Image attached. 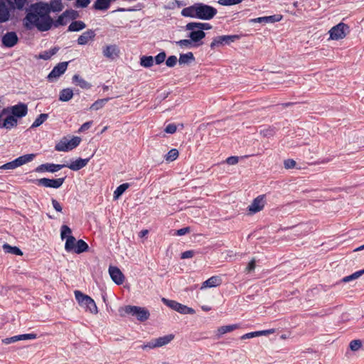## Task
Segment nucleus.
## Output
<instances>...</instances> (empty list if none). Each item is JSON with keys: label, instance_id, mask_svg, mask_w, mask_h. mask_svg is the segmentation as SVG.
Masks as SVG:
<instances>
[{"label": "nucleus", "instance_id": "f257e3e1", "mask_svg": "<svg viewBox=\"0 0 364 364\" xmlns=\"http://www.w3.org/2000/svg\"><path fill=\"white\" fill-rule=\"evenodd\" d=\"M25 19L30 21L40 31H47L53 26V20L50 16L42 17L37 16V14H27Z\"/></svg>", "mask_w": 364, "mask_h": 364}, {"label": "nucleus", "instance_id": "f03ea898", "mask_svg": "<svg viewBox=\"0 0 364 364\" xmlns=\"http://www.w3.org/2000/svg\"><path fill=\"white\" fill-rule=\"evenodd\" d=\"M75 299L79 305L92 314H97L98 310L95 301L89 296L83 294L80 291H75Z\"/></svg>", "mask_w": 364, "mask_h": 364}, {"label": "nucleus", "instance_id": "7ed1b4c3", "mask_svg": "<svg viewBox=\"0 0 364 364\" xmlns=\"http://www.w3.org/2000/svg\"><path fill=\"white\" fill-rule=\"evenodd\" d=\"M123 311L126 314L135 316L141 322L147 321L150 316L149 311L145 307L127 305L124 307Z\"/></svg>", "mask_w": 364, "mask_h": 364}, {"label": "nucleus", "instance_id": "20e7f679", "mask_svg": "<svg viewBox=\"0 0 364 364\" xmlns=\"http://www.w3.org/2000/svg\"><path fill=\"white\" fill-rule=\"evenodd\" d=\"M66 176L58 178H42L37 179H27L28 182L35 183L39 186L58 189L64 183Z\"/></svg>", "mask_w": 364, "mask_h": 364}, {"label": "nucleus", "instance_id": "39448f33", "mask_svg": "<svg viewBox=\"0 0 364 364\" xmlns=\"http://www.w3.org/2000/svg\"><path fill=\"white\" fill-rule=\"evenodd\" d=\"M196 18L208 21L213 18L218 13L217 9L210 5L203 3H196Z\"/></svg>", "mask_w": 364, "mask_h": 364}, {"label": "nucleus", "instance_id": "423d86ee", "mask_svg": "<svg viewBox=\"0 0 364 364\" xmlns=\"http://www.w3.org/2000/svg\"><path fill=\"white\" fill-rule=\"evenodd\" d=\"M28 113L27 105L19 102L16 105L4 108L1 114H12L17 119L25 117Z\"/></svg>", "mask_w": 364, "mask_h": 364}, {"label": "nucleus", "instance_id": "0eeeda50", "mask_svg": "<svg viewBox=\"0 0 364 364\" xmlns=\"http://www.w3.org/2000/svg\"><path fill=\"white\" fill-rule=\"evenodd\" d=\"M240 38V36L239 35L218 36L213 38L210 47L212 50H215L218 47L230 45L231 43H233Z\"/></svg>", "mask_w": 364, "mask_h": 364}, {"label": "nucleus", "instance_id": "6e6552de", "mask_svg": "<svg viewBox=\"0 0 364 364\" xmlns=\"http://www.w3.org/2000/svg\"><path fill=\"white\" fill-rule=\"evenodd\" d=\"M350 31L349 26L344 23H339L332 27L328 31L330 38L332 40H340L344 38Z\"/></svg>", "mask_w": 364, "mask_h": 364}, {"label": "nucleus", "instance_id": "1a4fd4ad", "mask_svg": "<svg viewBox=\"0 0 364 364\" xmlns=\"http://www.w3.org/2000/svg\"><path fill=\"white\" fill-rule=\"evenodd\" d=\"M162 302L171 308L173 310L178 311L182 314H194L195 310L192 308H190L186 305L180 304L174 300H170L166 298L161 299Z\"/></svg>", "mask_w": 364, "mask_h": 364}, {"label": "nucleus", "instance_id": "9d476101", "mask_svg": "<svg viewBox=\"0 0 364 364\" xmlns=\"http://www.w3.org/2000/svg\"><path fill=\"white\" fill-rule=\"evenodd\" d=\"M68 62H61L58 63L48 75L47 79L49 82H54L60 75L65 73L67 70Z\"/></svg>", "mask_w": 364, "mask_h": 364}, {"label": "nucleus", "instance_id": "9b49d317", "mask_svg": "<svg viewBox=\"0 0 364 364\" xmlns=\"http://www.w3.org/2000/svg\"><path fill=\"white\" fill-rule=\"evenodd\" d=\"M18 119L12 114H1L0 112V128L11 129L16 127Z\"/></svg>", "mask_w": 364, "mask_h": 364}, {"label": "nucleus", "instance_id": "f8f14e48", "mask_svg": "<svg viewBox=\"0 0 364 364\" xmlns=\"http://www.w3.org/2000/svg\"><path fill=\"white\" fill-rule=\"evenodd\" d=\"M33 12L28 13V14H37V16L42 17L44 16H49L50 11V4L42 1L37 2L31 5Z\"/></svg>", "mask_w": 364, "mask_h": 364}, {"label": "nucleus", "instance_id": "ddd939ff", "mask_svg": "<svg viewBox=\"0 0 364 364\" xmlns=\"http://www.w3.org/2000/svg\"><path fill=\"white\" fill-rule=\"evenodd\" d=\"M186 31H190V33L187 35L189 38H191L196 46L198 47L203 44L202 41L206 36L205 31H201L200 28H188L187 24L185 26Z\"/></svg>", "mask_w": 364, "mask_h": 364}, {"label": "nucleus", "instance_id": "4468645a", "mask_svg": "<svg viewBox=\"0 0 364 364\" xmlns=\"http://www.w3.org/2000/svg\"><path fill=\"white\" fill-rule=\"evenodd\" d=\"M266 203V195L262 194L256 197L251 205L248 206V210L250 213H256L261 211Z\"/></svg>", "mask_w": 364, "mask_h": 364}, {"label": "nucleus", "instance_id": "2eb2a0df", "mask_svg": "<svg viewBox=\"0 0 364 364\" xmlns=\"http://www.w3.org/2000/svg\"><path fill=\"white\" fill-rule=\"evenodd\" d=\"M18 42V37L15 31H9L1 38L2 46L4 48H13Z\"/></svg>", "mask_w": 364, "mask_h": 364}, {"label": "nucleus", "instance_id": "dca6fc26", "mask_svg": "<svg viewBox=\"0 0 364 364\" xmlns=\"http://www.w3.org/2000/svg\"><path fill=\"white\" fill-rule=\"evenodd\" d=\"M65 167V164H55L51 163H46L39 165L35 168V171L37 173H43L45 171L50 173H55L63 168Z\"/></svg>", "mask_w": 364, "mask_h": 364}, {"label": "nucleus", "instance_id": "f3484780", "mask_svg": "<svg viewBox=\"0 0 364 364\" xmlns=\"http://www.w3.org/2000/svg\"><path fill=\"white\" fill-rule=\"evenodd\" d=\"M109 273L111 279L116 284L120 285L124 283V275L117 267L110 266L109 267Z\"/></svg>", "mask_w": 364, "mask_h": 364}, {"label": "nucleus", "instance_id": "a211bd4d", "mask_svg": "<svg viewBox=\"0 0 364 364\" xmlns=\"http://www.w3.org/2000/svg\"><path fill=\"white\" fill-rule=\"evenodd\" d=\"M93 154L87 159L78 158L75 161H72L70 164H65V167L69 168L72 171H77L87 166Z\"/></svg>", "mask_w": 364, "mask_h": 364}, {"label": "nucleus", "instance_id": "6ab92c4d", "mask_svg": "<svg viewBox=\"0 0 364 364\" xmlns=\"http://www.w3.org/2000/svg\"><path fill=\"white\" fill-rule=\"evenodd\" d=\"M282 18V16L281 14H274L269 16H262L256 18H252L249 21L250 23H276L280 21Z\"/></svg>", "mask_w": 364, "mask_h": 364}, {"label": "nucleus", "instance_id": "aec40b11", "mask_svg": "<svg viewBox=\"0 0 364 364\" xmlns=\"http://www.w3.org/2000/svg\"><path fill=\"white\" fill-rule=\"evenodd\" d=\"M7 0H0V23L7 22L10 19V7Z\"/></svg>", "mask_w": 364, "mask_h": 364}, {"label": "nucleus", "instance_id": "412c9836", "mask_svg": "<svg viewBox=\"0 0 364 364\" xmlns=\"http://www.w3.org/2000/svg\"><path fill=\"white\" fill-rule=\"evenodd\" d=\"M102 53L106 58L113 60L118 57L119 50L117 45H109L103 47Z\"/></svg>", "mask_w": 364, "mask_h": 364}, {"label": "nucleus", "instance_id": "4be33fe9", "mask_svg": "<svg viewBox=\"0 0 364 364\" xmlns=\"http://www.w3.org/2000/svg\"><path fill=\"white\" fill-rule=\"evenodd\" d=\"M95 35L94 30L88 29L78 37L77 42L80 46L86 45L90 41L94 40Z\"/></svg>", "mask_w": 364, "mask_h": 364}, {"label": "nucleus", "instance_id": "5701e85b", "mask_svg": "<svg viewBox=\"0 0 364 364\" xmlns=\"http://www.w3.org/2000/svg\"><path fill=\"white\" fill-rule=\"evenodd\" d=\"M222 284V279L219 276H212L205 281L201 286V289L204 288H212L220 286Z\"/></svg>", "mask_w": 364, "mask_h": 364}, {"label": "nucleus", "instance_id": "b1692460", "mask_svg": "<svg viewBox=\"0 0 364 364\" xmlns=\"http://www.w3.org/2000/svg\"><path fill=\"white\" fill-rule=\"evenodd\" d=\"M28 0H7L11 10L23 11Z\"/></svg>", "mask_w": 364, "mask_h": 364}, {"label": "nucleus", "instance_id": "393cba45", "mask_svg": "<svg viewBox=\"0 0 364 364\" xmlns=\"http://www.w3.org/2000/svg\"><path fill=\"white\" fill-rule=\"evenodd\" d=\"M72 80L73 83H75L82 89L89 90L92 87V85L90 82L85 80L82 77H80L77 74H75L73 76Z\"/></svg>", "mask_w": 364, "mask_h": 364}, {"label": "nucleus", "instance_id": "a878e982", "mask_svg": "<svg viewBox=\"0 0 364 364\" xmlns=\"http://www.w3.org/2000/svg\"><path fill=\"white\" fill-rule=\"evenodd\" d=\"M197 14V5L196 3L193 4L192 6L186 7L182 9L181 15L184 17H190L196 18Z\"/></svg>", "mask_w": 364, "mask_h": 364}, {"label": "nucleus", "instance_id": "bb28decb", "mask_svg": "<svg viewBox=\"0 0 364 364\" xmlns=\"http://www.w3.org/2000/svg\"><path fill=\"white\" fill-rule=\"evenodd\" d=\"M195 57L192 52H188L186 53L180 54L178 63L180 65L190 64L195 61Z\"/></svg>", "mask_w": 364, "mask_h": 364}, {"label": "nucleus", "instance_id": "cd10ccee", "mask_svg": "<svg viewBox=\"0 0 364 364\" xmlns=\"http://www.w3.org/2000/svg\"><path fill=\"white\" fill-rule=\"evenodd\" d=\"M86 27V24L82 21H73L68 28V32H78Z\"/></svg>", "mask_w": 364, "mask_h": 364}, {"label": "nucleus", "instance_id": "c85d7f7f", "mask_svg": "<svg viewBox=\"0 0 364 364\" xmlns=\"http://www.w3.org/2000/svg\"><path fill=\"white\" fill-rule=\"evenodd\" d=\"M4 251L6 253H10L14 255L22 256L23 252L16 246H11L8 243H5L2 246Z\"/></svg>", "mask_w": 364, "mask_h": 364}, {"label": "nucleus", "instance_id": "c756f323", "mask_svg": "<svg viewBox=\"0 0 364 364\" xmlns=\"http://www.w3.org/2000/svg\"><path fill=\"white\" fill-rule=\"evenodd\" d=\"M238 328H239L238 324H231V325L220 326L218 328L217 336L219 338L221 336H223V334L231 332Z\"/></svg>", "mask_w": 364, "mask_h": 364}, {"label": "nucleus", "instance_id": "7c9ffc66", "mask_svg": "<svg viewBox=\"0 0 364 364\" xmlns=\"http://www.w3.org/2000/svg\"><path fill=\"white\" fill-rule=\"evenodd\" d=\"M187 28H200L201 31L210 30L212 28V26L208 23L201 22H190L187 23Z\"/></svg>", "mask_w": 364, "mask_h": 364}, {"label": "nucleus", "instance_id": "2f4dec72", "mask_svg": "<svg viewBox=\"0 0 364 364\" xmlns=\"http://www.w3.org/2000/svg\"><path fill=\"white\" fill-rule=\"evenodd\" d=\"M73 97V92L70 88L63 89L59 94V100L61 102H68Z\"/></svg>", "mask_w": 364, "mask_h": 364}, {"label": "nucleus", "instance_id": "473e14b6", "mask_svg": "<svg viewBox=\"0 0 364 364\" xmlns=\"http://www.w3.org/2000/svg\"><path fill=\"white\" fill-rule=\"evenodd\" d=\"M89 246L83 240H78L76 242V246L75 247V250L73 252L76 254H81L85 252L88 250Z\"/></svg>", "mask_w": 364, "mask_h": 364}, {"label": "nucleus", "instance_id": "72a5a7b5", "mask_svg": "<svg viewBox=\"0 0 364 364\" xmlns=\"http://www.w3.org/2000/svg\"><path fill=\"white\" fill-rule=\"evenodd\" d=\"M55 149L58 151H68L71 150L68 140L65 137L55 144Z\"/></svg>", "mask_w": 364, "mask_h": 364}, {"label": "nucleus", "instance_id": "f704fd0d", "mask_svg": "<svg viewBox=\"0 0 364 364\" xmlns=\"http://www.w3.org/2000/svg\"><path fill=\"white\" fill-rule=\"evenodd\" d=\"M175 43L180 46L181 48H198L196 43L190 39H183L178 41H175Z\"/></svg>", "mask_w": 364, "mask_h": 364}, {"label": "nucleus", "instance_id": "c9c22d12", "mask_svg": "<svg viewBox=\"0 0 364 364\" xmlns=\"http://www.w3.org/2000/svg\"><path fill=\"white\" fill-rule=\"evenodd\" d=\"M77 240H76L75 237L74 236H70L68 237L65 241V250L67 252H73V250H75V247L76 246V242Z\"/></svg>", "mask_w": 364, "mask_h": 364}, {"label": "nucleus", "instance_id": "e433bc0d", "mask_svg": "<svg viewBox=\"0 0 364 364\" xmlns=\"http://www.w3.org/2000/svg\"><path fill=\"white\" fill-rule=\"evenodd\" d=\"M58 50V47H53L48 50H45L40 53L38 58L45 60H49L53 55L56 54Z\"/></svg>", "mask_w": 364, "mask_h": 364}, {"label": "nucleus", "instance_id": "4c0bfd02", "mask_svg": "<svg viewBox=\"0 0 364 364\" xmlns=\"http://www.w3.org/2000/svg\"><path fill=\"white\" fill-rule=\"evenodd\" d=\"M108 0H96L93 9L99 11H106L109 8Z\"/></svg>", "mask_w": 364, "mask_h": 364}, {"label": "nucleus", "instance_id": "58836bf2", "mask_svg": "<svg viewBox=\"0 0 364 364\" xmlns=\"http://www.w3.org/2000/svg\"><path fill=\"white\" fill-rule=\"evenodd\" d=\"M112 97H106L96 100L90 107L92 110H98L102 108L105 104L109 102Z\"/></svg>", "mask_w": 364, "mask_h": 364}, {"label": "nucleus", "instance_id": "ea45409f", "mask_svg": "<svg viewBox=\"0 0 364 364\" xmlns=\"http://www.w3.org/2000/svg\"><path fill=\"white\" fill-rule=\"evenodd\" d=\"M173 338L174 336L173 334H168L155 339L156 341L158 347H161L170 343L173 339Z\"/></svg>", "mask_w": 364, "mask_h": 364}, {"label": "nucleus", "instance_id": "a19ab883", "mask_svg": "<svg viewBox=\"0 0 364 364\" xmlns=\"http://www.w3.org/2000/svg\"><path fill=\"white\" fill-rule=\"evenodd\" d=\"M140 65L144 68H150L154 65V57L151 55H143L140 58Z\"/></svg>", "mask_w": 364, "mask_h": 364}, {"label": "nucleus", "instance_id": "79ce46f5", "mask_svg": "<svg viewBox=\"0 0 364 364\" xmlns=\"http://www.w3.org/2000/svg\"><path fill=\"white\" fill-rule=\"evenodd\" d=\"M129 184L127 183L119 185L114 191V199H118L125 192V191L129 188Z\"/></svg>", "mask_w": 364, "mask_h": 364}, {"label": "nucleus", "instance_id": "37998d69", "mask_svg": "<svg viewBox=\"0 0 364 364\" xmlns=\"http://www.w3.org/2000/svg\"><path fill=\"white\" fill-rule=\"evenodd\" d=\"M48 118V114L43 113L38 116L31 126V129L36 128L41 126Z\"/></svg>", "mask_w": 364, "mask_h": 364}, {"label": "nucleus", "instance_id": "c03bdc74", "mask_svg": "<svg viewBox=\"0 0 364 364\" xmlns=\"http://www.w3.org/2000/svg\"><path fill=\"white\" fill-rule=\"evenodd\" d=\"M49 4L50 11L53 12H59L63 9V5L61 0H53Z\"/></svg>", "mask_w": 364, "mask_h": 364}, {"label": "nucleus", "instance_id": "a18cd8bd", "mask_svg": "<svg viewBox=\"0 0 364 364\" xmlns=\"http://www.w3.org/2000/svg\"><path fill=\"white\" fill-rule=\"evenodd\" d=\"M72 230L66 225H63L60 228L61 240L67 239L68 237L72 236Z\"/></svg>", "mask_w": 364, "mask_h": 364}, {"label": "nucleus", "instance_id": "49530a36", "mask_svg": "<svg viewBox=\"0 0 364 364\" xmlns=\"http://www.w3.org/2000/svg\"><path fill=\"white\" fill-rule=\"evenodd\" d=\"M363 274H364V269H361V270L357 271V272H354L353 274H350L349 276L343 277L342 279L341 282H350L351 280H353V279H355L358 278L359 277H360Z\"/></svg>", "mask_w": 364, "mask_h": 364}, {"label": "nucleus", "instance_id": "de8ad7c7", "mask_svg": "<svg viewBox=\"0 0 364 364\" xmlns=\"http://www.w3.org/2000/svg\"><path fill=\"white\" fill-rule=\"evenodd\" d=\"M178 151L176 149H172L165 155V159L167 161H173L178 158Z\"/></svg>", "mask_w": 364, "mask_h": 364}, {"label": "nucleus", "instance_id": "09e8293b", "mask_svg": "<svg viewBox=\"0 0 364 364\" xmlns=\"http://www.w3.org/2000/svg\"><path fill=\"white\" fill-rule=\"evenodd\" d=\"M66 16H63V13L60 15L55 21H53V26L55 28L59 27L60 26H65L67 24L68 21L66 20Z\"/></svg>", "mask_w": 364, "mask_h": 364}, {"label": "nucleus", "instance_id": "8fccbe9b", "mask_svg": "<svg viewBox=\"0 0 364 364\" xmlns=\"http://www.w3.org/2000/svg\"><path fill=\"white\" fill-rule=\"evenodd\" d=\"M63 16H65L72 20H75L79 17V13L73 9H67L63 12Z\"/></svg>", "mask_w": 364, "mask_h": 364}, {"label": "nucleus", "instance_id": "3c124183", "mask_svg": "<svg viewBox=\"0 0 364 364\" xmlns=\"http://www.w3.org/2000/svg\"><path fill=\"white\" fill-rule=\"evenodd\" d=\"M166 58V54L164 51L160 52L154 58V62L155 61L156 65H160L164 62Z\"/></svg>", "mask_w": 364, "mask_h": 364}, {"label": "nucleus", "instance_id": "603ef678", "mask_svg": "<svg viewBox=\"0 0 364 364\" xmlns=\"http://www.w3.org/2000/svg\"><path fill=\"white\" fill-rule=\"evenodd\" d=\"M242 0H218V3L222 6H232L241 3Z\"/></svg>", "mask_w": 364, "mask_h": 364}, {"label": "nucleus", "instance_id": "864d4df0", "mask_svg": "<svg viewBox=\"0 0 364 364\" xmlns=\"http://www.w3.org/2000/svg\"><path fill=\"white\" fill-rule=\"evenodd\" d=\"M362 346V343L360 340H353L350 341L349 347L351 350L356 351L359 350Z\"/></svg>", "mask_w": 364, "mask_h": 364}, {"label": "nucleus", "instance_id": "5fc2aeb1", "mask_svg": "<svg viewBox=\"0 0 364 364\" xmlns=\"http://www.w3.org/2000/svg\"><path fill=\"white\" fill-rule=\"evenodd\" d=\"M80 137L73 136L70 141H68L70 149L73 150V149L76 148L80 144Z\"/></svg>", "mask_w": 364, "mask_h": 364}, {"label": "nucleus", "instance_id": "6e6d98bb", "mask_svg": "<svg viewBox=\"0 0 364 364\" xmlns=\"http://www.w3.org/2000/svg\"><path fill=\"white\" fill-rule=\"evenodd\" d=\"M177 60L176 55H170L166 60V65L169 68H173L176 65Z\"/></svg>", "mask_w": 364, "mask_h": 364}, {"label": "nucleus", "instance_id": "4d7b16f0", "mask_svg": "<svg viewBox=\"0 0 364 364\" xmlns=\"http://www.w3.org/2000/svg\"><path fill=\"white\" fill-rule=\"evenodd\" d=\"M36 156V154H25V155H22L21 156V161L23 162V164L28 163V162H30L31 161L33 160V159L35 158Z\"/></svg>", "mask_w": 364, "mask_h": 364}, {"label": "nucleus", "instance_id": "13d9d810", "mask_svg": "<svg viewBox=\"0 0 364 364\" xmlns=\"http://www.w3.org/2000/svg\"><path fill=\"white\" fill-rule=\"evenodd\" d=\"M196 254V252L193 250H187L181 253V259H188L192 258Z\"/></svg>", "mask_w": 364, "mask_h": 364}, {"label": "nucleus", "instance_id": "bf43d9fd", "mask_svg": "<svg viewBox=\"0 0 364 364\" xmlns=\"http://www.w3.org/2000/svg\"><path fill=\"white\" fill-rule=\"evenodd\" d=\"M90 3V0H76L75 6L77 8H85Z\"/></svg>", "mask_w": 364, "mask_h": 364}, {"label": "nucleus", "instance_id": "052dcab7", "mask_svg": "<svg viewBox=\"0 0 364 364\" xmlns=\"http://www.w3.org/2000/svg\"><path fill=\"white\" fill-rule=\"evenodd\" d=\"M18 337H21L19 338V341H23V340H32V339H36L37 338V334L36 333H26V334H21V335H18Z\"/></svg>", "mask_w": 364, "mask_h": 364}, {"label": "nucleus", "instance_id": "680f3d73", "mask_svg": "<svg viewBox=\"0 0 364 364\" xmlns=\"http://www.w3.org/2000/svg\"><path fill=\"white\" fill-rule=\"evenodd\" d=\"M16 168H17V166H16V162L14 160H13L12 161L6 163L4 165H2L1 166H0V168L5 169V170L14 169Z\"/></svg>", "mask_w": 364, "mask_h": 364}, {"label": "nucleus", "instance_id": "e2e57ef3", "mask_svg": "<svg viewBox=\"0 0 364 364\" xmlns=\"http://www.w3.org/2000/svg\"><path fill=\"white\" fill-rule=\"evenodd\" d=\"M154 348H158L156 339H152L147 343L142 346L143 349H146V348L152 349Z\"/></svg>", "mask_w": 364, "mask_h": 364}, {"label": "nucleus", "instance_id": "0e129e2a", "mask_svg": "<svg viewBox=\"0 0 364 364\" xmlns=\"http://www.w3.org/2000/svg\"><path fill=\"white\" fill-rule=\"evenodd\" d=\"M20 338L21 337H18V335H17L9 338H6L2 340V342L5 344H10L18 341Z\"/></svg>", "mask_w": 364, "mask_h": 364}, {"label": "nucleus", "instance_id": "69168bd1", "mask_svg": "<svg viewBox=\"0 0 364 364\" xmlns=\"http://www.w3.org/2000/svg\"><path fill=\"white\" fill-rule=\"evenodd\" d=\"M256 267V261L255 259H252L247 264L245 268V272L247 273L252 272L255 270Z\"/></svg>", "mask_w": 364, "mask_h": 364}, {"label": "nucleus", "instance_id": "338daca9", "mask_svg": "<svg viewBox=\"0 0 364 364\" xmlns=\"http://www.w3.org/2000/svg\"><path fill=\"white\" fill-rule=\"evenodd\" d=\"M260 134H262L265 137H269L274 135V132L273 129L268 128L264 129L260 131Z\"/></svg>", "mask_w": 364, "mask_h": 364}, {"label": "nucleus", "instance_id": "774afa93", "mask_svg": "<svg viewBox=\"0 0 364 364\" xmlns=\"http://www.w3.org/2000/svg\"><path fill=\"white\" fill-rule=\"evenodd\" d=\"M284 167L287 169L289 168H292L294 167H295L296 163L294 160L293 159H287L284 161Z\"/></svg>", "mask_w": 364, "mask_h": 364}]
</instances>
